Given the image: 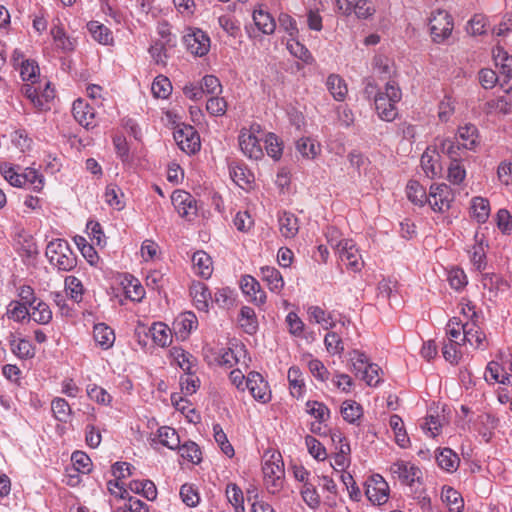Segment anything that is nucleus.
<instances>
[{
  "label": "nucleus",
  "mask_w": 512,
  "mask_h": 512,
  "mask_svg": "<svg viewBox=\"0 0 512 512\" xmlns=\"http://www.w3.org/2000/svg\"><path fill=\"white\" fill-rule=\"evenodd\" d=\"M65 292L74 302H81L84 294L82 282L75 276H67L65 278Z\"/></svg>",
  "instance_id": "nucleus-36"
},
{
  "label": "nucleus",
  "mask_w": 512,
  "mask_h": 512,
  "mask_svg": "<svg viewBox=\"0 0 512 512\" xmlns=\"http://www.w3.org/2000/svg\"><path fill=\"white\" fill-rule=\"evenodd\" d=\"M287 378L289 381L291 395L293 397L300 398L303 395L305 387L300 369L296 366L290 367Z\"/></svg>",
  "instance_id": "nucleus-32"
},
{
  "label": "nucleus",
  "mask_w": 512,
  "mask_h": 512,
  "mask_svg": "<svg viewBox=\"0 0 512 512\" xmlns=\"http://www.w3.org/2000/svg\"><path fill=\"white\" fill-rule=\"evenodd\" d=\"M260 273L261 279L272 292H281L284 287V280L281 273L275 267L264 266L260 269Z\"/></svg>",
  "instance_id": "nucleus-19"
},
{
  "label": "nucleus",
  "mask_w": 512,
  "mask_h": 512,
  "mask_svg": "<svg viewBox=\"0 0 512 512\" xmlns=\"http://www.w3.org/2000/svg\"><path fill=\"white\" fill-rule=\"evenodd\" d=\"M213 432H214V439L216 443L220 446L222 452L228 456L233 457L234 456V448L230 444V442L227 439L226 434L224 433L223 429L219 424H216L213 426Z\"/></svg>",
  "instance_id": "nucleus-53"
},
{
  "label": "nucleus",
  "mask_w": 512,
  "mask_h": 512,
  "mask_svg": "<svg viewBox=\"0 0 512 512\" xmlns=\"http://www.w3.org/2000/svg\"><path fill=\"white\" fill-rule=\"evenodd\" d=\"M230 177L240 188H246L254 181V175L242 164L229 166Z\"/></svg>",
  "instance_id": "nucleus-22"
},
{
  "label": "nucleus",
  "mask_w": 512,
  "mask_h": 512,
  "mask_svg": "<svg viewBox=\"0 0 512 512\" xmlns=\"http://www.w3.org/2000/svg\"><path fill=\"white\" fill-rule=\"evenodd\" d=\"M466 30L471 35H482L487 31V19L484 15L476 14L468 22Z\"/></svg>",
  "instance_id": "nucleus-56"
},
{
  "label": "nucleus",
  "mask_w": 512,
  "mask_h": 512,
  "mask_svg": "<svg viewBox=\"0 0 512 512\" xmlns=\"http://www.w3.org/2000/svg\"><path fill=\"white\" fill-rule=\"evenodd\" d=\"M35 302L36 300L33 299L32 303H30L31 312L29 311V317L39 324L49 323L52 319V312L49 306L42 301H38L36 304Z\"/></svg>",
  "instance_id": "nucleus-30"
},
{
  "label": "nucleus",
  "mask_w": 512,
  "mask_h": 512,
  "mask_svg": "<svg viewBox=\"0 0 512 512\" xmlns=\"http://www.w3.org/2000/svg\"><path fill=\"white\" fill-rule=\"evenodd\" d=\"M226 496L236 512H244L243 492L236 484L230 483L227 485Z\"/></svg>",
  "instance_id": "nucleus-44"
},
{
  "label": "nucleus",
  "mask_w": 512,
  "mask_h": 512,
  "mask_svg": "<svg viewBox=\"0 0 512 512\" xmlns=\"http://www.w3.org/2000/svg\"><path fill=\"white\" fill-rule=\"evenodd\" d=\"M365 494L371 503L380 506L388 501L389 486L381 475L374 474L365 482Z\"/></svg>",
  "instance_id": "nucleus-4"
},
{
  "label": "nucleus",
  "mask_w": 512,
  "mask_h": 512,
  "mask_svg": "<svg viewBox=\"0 0 512 512\" xmlns=\"http://www.w3.org/2000/svg\"><path fill=\"white\" fill-rule=\"evenodd\" d=\"M326 349L331 354H340L344 351L341 337L336 332H329L324 338Z\"/></svg>",
  "instance_id": "nucleus-62"
},
{
  "label": "nucleus",
  "mask_w": 512,
  "mask_h": 512,
  "mask_svg": "<svg viewBox=\"0 0 512 512\" xmlns=\"http://www.w3.org/2000/svg\"><path fill=\"white\" fill-rule=\"evenodd\" d=\"M194 272L202 278H209L212 275V259L204 251H197L192 256Z\"/></svg>",
  "instance_id": "nucleus-16"
},
{
  "label": "nucleus",
  "mask_w": 512,
  "mask_h": 512,
  "mask_svg": "<svg viewBox=\"0 0 512 512\" xmlns=\"http://www.w3.org/2000/svg\"><path fill=\"white\" fill-rule=\"evenodd\" d=\"M241 289L244 294L251 297L255 304L261 305L265 303L266 294L254 277L250 275L244 276L241 281Z\"/></svg>",
  "instance_id": "nucleus-15"
},
{
  "label": "nucleus",
  "mask_w": 512,
  "mask_h": 512,
  "mask_svg": "<svg viewBox=\"0 0 512 512\" xmlns=\"http://www.w3.org/2000/svg\"><path fill=\"white\" fill-rule=\"evenodd\" d=\"M246 387L255 400L261 403L270 401L271 393L268 384L260 373L255 371L250 372L246 379Z\"/></svg>",
  "instance_id": "nucleus-12"
},
{
  "label": "nucleus",
  "mask_w": 512,
  "mask_h": 512,
  "mask_svg": "<svg viewBox=\"0 0 512 512\" xmlns=\"http://www.w3.org/2000/svg\"><path fill=\"white\" fill-rule=\"evenodd\" d=\"M264 480L272 478H284V465L280 455H272L263 465Z\"/></svg>",
  "instance_id": "nucleus-26"
},
{
  "label": "nucleus",
  "mask_w": 512,
  "mask_h": 512,
  "mask_svg": "<svg viewBox=\"0 0 512 512\" xmlns=\"http://www.w3.org/2000/svg\"><path fill=\"white\" fill-rule=\"evenodd\" d=\"M390 471L401 483L408 486L419 482L422 477V472L417 466L402 460L393 463L390 467Z\"/></svg>",
  "instance_id": "nucleus-11"
},
{
  "label": "nucleus",
  "mask_w": 512,
  "mask_h": 512,
  "mask_svg": "<svg viewBox=\"0 0 512 512\" xmlns=\"http://www.w3.org/2000/svg\"><path fill=\"white\" fill-rule=\"evenodd\" d=\"M436 460L438 465L447 472L455 471L460 462L458 455L450 448L440 450L436 455Z\"/></svg>",
  "instance_id": "nucleus-28"
},
{
  "label": "nucleus",
  "mask_w": 512,
  "mask_h": 512,
  "mask_svg": "<svg viewBox=\"0 0 512 512\" xmlns=\"http://www.w3.org/2000/svg\"><path fill=\"white\" fill-rule=\"evenodd\" d=\"M11 351L21 359H28L34 356L32 344L25 339H17L11 334L9 337Z\"/></svg>",
  "instance_id": "nucleus-29"
},
{
  "label": "nucleus",
  "mask_w": 512,
  "mask_h": 512,
  "mask_svg": "<svg viewBox=\"0 0 512 512\" xmlns=\"http://www.w3.org/2000/svg\"><path fill=\"white\" fill-rule=\"evenodd\" d=\"M239 146L243 154L250 159L259 160L263 157L262 147L258 139L248 130L240 132Z\"/></svg>",
  "instance_id": "nucleus-13"
},
{
  "label": "nucleus",
  "mask_w": 512,
  "mask_h": 512,
  "mask_svg": "<svg viewBox=\"0 0 512 512\" xmlns=\"http://www.w3.org/2000/svg\"><path fill=\"white\" fill-rule=\"evenodd\" d=\"M171 201L182 218L191 221L197 216V202L190 193L184 190L174 191Z\"/></svg>",
  "instance_id": "nucleus-7"
},
{
  "label": "nucleus",
  "mask_w": 512,
  "mask_h": 512,
  "mask_svg": "<svg viewBox=\"0 0 512 512\" xmlns=\"http://www.w3.org/2000/svg\"><path fill=\"white\" fill-rule=\"evenodd\" d=\"M430 33L434 42H444L452 33L453 20L445 11H437L430 18Z\"/></svg>",
  "instance_id": "nucleus-5"
},
{
  "label": "nucleus",
  "mask_w": 512,
  "mask_h": 512,
  "mask_svg": "<svg viewBox=\"0 0 512 512\" xmlns=\"http://www.w3.org/2000/svg\"><path fill=\"white\" fill-rule=\"evenodd\" d=\"M0 172L12 186L22 187L23 186V173H19L13 166L8 163L0 165Z\"/></svg>",
  "instance_id": "nucleus-54"
},
{
  "label": "nucleus",
  "mask_w": 512,
  "mask_h": 512,
  "mask_svg": "<svg viewBox=\"0 0 512 512\" xmlns=\"http://www.w3.org/2000/svg\"><path fill=\"white\" fill-rule=\"evenodd\" d=\"M132 491L142 493L148 500H154L157 496L156 486L152 481H134L130 483Z\"/></svg>",
  "instance_id": "nucleus-52"
},
{
  "label": "nucleus",
  "mask_w": 512,
  "mask_h": 512,
  "mask_svg": "<svg viewBox=\"0 0 512 512\" xmlns=\"http://www.w3.org/2000/svg\"><path fill=\"white\" fill-rule=\"evenodd\" d=\"M401 98L398 85L394 81L387 82L384 91H379L374 99L378 116L384 121H393L398 115L397 104Z\"/></svg>",
  "instance_id": "nucleus-1"
},
{
  "label": "nucleus",
  "mask_w": 512,
  "mask_h": 512,
  "mask_svg": "<svg viewBox=\"0 0 512 512\" xmlns=\"http://www.w3.org/2000/svg\"><path fill=\"white\" fill-rule=\"evenodd\" d=\"M240 316L241 326L245 331L249 334L256 332L257 320L255 311L251 307L243 306L240 310Z\"/></svg>",
  "instance_id": "nucleus-51"
},
{
  "label": "nucleus",
  "mask_w": 512,
  "mask_h": 512,
  "mask_svg": "<svg viewBox=\"0 0 512 512\" xmlns=\"http://www.w3.org/2000/svg\"><path fill=\"white\" fill-rule=\"evenodd\" d=\"M46 256L49 262L60 271H71L77 265L76 256L63 239L49 242L46 247Z\"/></svg>",
  "instance_id": "nucleus-2"
},
{
  "label": "nucleus",
  "mask_w": 512,
  "mask_h": 512,
  "mask_svg": "<svg viewBox=\"0 0 512 512\" xmlns=\"http://www.w3.org/2000/svg\"><path fill=\"white\" fill-rule=\"evenodd\" d=\"M463 336L461 341L463 343H469L474 348H481L483 342L486 340V335L479 327L476 326L475 322L466 323L462 326Z\"/></svg>",
  "instance_id": "nucleus-18"
},
{
  "label": "nucleus",
  "mask_w": 512,
  "mask_h": 512,
  "mask_svg": "<svg viewBox=\"0 0 512 512\" xmlns=\"http://www.w3.org/2000/svg\"><path fill=\"white\" fill-rule=\"evenodd\" d=\"M442 499L447 504L450 512H462L464 501L460 493L452 487L443 488Z\"/></svg>",
  "instance_id": "nucleus-34"
},
{
  "label": "nucleus",
  "mask_w": 512,
  "mask_h": 512,
  "mask_svg": "<svg viewBox=\"0 0 512 512\" xmlns=\"http://www.w3.org/2000/svg\"><path fill=\"white\" fill-rule=\"evenodd\" d=\"M265 148L267 154L275 160H278L282 155V144L280 143L278 137L269 133L265 138Z\"/></svg>",
  "instance_id": "nucleus-61"
},
{
  "label": "nucleus",
  "mask_w": 512,
  "mask_h": 512,
  "mask_svg": "<svg viewBox=\"0 0 512 512\" xmlns=\"http://www.w3.org/2000/svg\"><path fill=\"white\" fill-rule=\"evenodd\" d=\"M190 294L193 297L196 308L199 311H208L209 300L211 299V293L208 287L202 283H193L190 288Z\"/></svg>",
  "instance_id": "nucleus-20"
},
{
  "label": "nucleus",
  "mask_w": 512,
  "mask_h": 512,
  "mask_svg": "<svg viewBox=\"0 0 512 512\" xmlns=\"http://www.w3.org/2000/svg\"><path fill=\"white\" fill-rule=\"evenodd\" d=\"M153 341L161 346L165 347L171 343V331L164 323H155L150 329Z\"/></svg>",
  "instance_id": "nucleus-40"
},
{
  "label": "nucleus",
  "mask_w": 512,
  "mask_h": 512,
  "mask_svg": "<svg viewBox=\"0 0 512 512\" xmlns=\"http://www.w3.org/2000/svg\"><path fill=\"white\" fill-rule=\"evenodd\" d=\"M183 41L187 49L196 56H204L210 49V38L200 29H189Z\"/></svg>",
  "instance_id": "nucleus-10"
},
{
  "label": "nucleus",
  "mask_w": 512,
  "mask_h": 512,
  "mask_svg": "<svg viewBox=\"0 0 512 512\" xmlns=\"http://www.w3.org/2000/svg\"><path fill=\"white\" fill-rule=\"evenodd\" d=\"M157 438L159 442L169 449L179 448L180 438L175 429L167 426L160 427L157 430Z\"/></svg>",
  "instance_id": "nucleus-35"
},
{
  "label": "nucleus",
  "mask_w": 512,
  "mask_h": 512,
  "mask_svg": "<svg viewBox=\"0 0 512 512\" xmlns=\"http://www.w3.org/2000/svg\"><path fill=\"white\" fill-rule=\"evenodd\" d=\"M493 58L496 66L499 68V77L501 88L504 89L506 93L512 92V86L506 87L507 82L512 80V56H510L503 48L496 47L493 50Z\"/></svg>",
  "instance_id": "nucleus-9"
},
{
  "label": "nucleus",
  "mask_w": 512,
  "mask_h": 512,
  "mask_svg": "<svg viewBox=\"0 0 512 512\" xmlns=\"http://www.w3.org/2000/svg\"><path fill=\"white\" fill-rule=\"evenodd\" d=\"M326 86L336 101H343L348 93L345 80L337 74H330L328 76Z\"/></svg>",
  "instance_id": "nucleus-23"
},
{
  "label": "nucleus",
  "mask_w": 512,
  "mask_h": 512,
  "mask_svg": "<svg viewBox=\"0 0 512 512\" xmlns=\"http://www.w3.org/2000/svg\"><path fill=\"white\" fill-rule=\"evenodd\" d=\"M123 193L121 192L120 188L115 184H109L106 187L104 198L105 202L115 208L116 210H122L125 206L124 202L122 201Z\"/></svg>",
  "instance_id": "nucleus-43"
},
{
  "label": "nucleus",
  "mask_w": 512,
  "mask_h": 512,
  "mask_svg": "<svg viewBox=\"0 0 512 512\" xmlns=\"http://www.w3.org/2000/svg\"><path fill=\"white\" fill-rule=\"evenodd\" d=\"M54 417L60 422H67L71 415V408L64 398H55L51 403Z\"/></svg>",
  "instance_id": "nucleus-47"
},
{
  "label": "nucleus",
  "mask_w": 512,
  "mask_h": 512,
  "mask_svg": "<svg viewBox=\"0 0 512 512\" xmlns=\"http://www.w3.org/2000/svg\"><path fill=\"white\" fill-rule=\"evenodd\" d=\"M362 413L361 405L355 401H344L341 406L343 419L349 423H355L362 416Z\"/></svg>",
  "instance_id": "nucleus-46"
},
{
  "label": "nucleus",
  "mask_w": 512,
  "mask_h": 512,
  "mask_svg": "<svg viewBox=\"0 0 512 512\" xmlns=\"http://www.w3.org/2000/svg\"><path fill=\"white\" fill-rule=\"evenodd\" d=\"M174 139L179 148L187 154H195L200 150V136L191 125H178L173 133Z\"/></svg>",
  "instance_id": "nucleus-3"
},
{
  "label": "nucleus",
  "mask_w": 512,
  "mask_h": 512,
  "mask_svg": "<svg viewBox=\"0 0 512 512\" xmlns=\"http://www.w3.org/2000/svg\"><path fill=\"white\" fill-rule=\"evenodd\" d=\"M72 112L75 120L82 126L88 128L94 126L95 111L83 99H77L73 103Z\"/></svg>",
  "instance_id": "nucleus-14"
},
{
  "label": "nucleus",
  "mask_w": 512,
  "mask_h": 512,
  "mask_svg": "<svg viewBox=\"0 0 512 512\" xmlns=\"http://www.w3.org/2000/svg\"><path fill=\"white\" fill-rule=\"evenodd\" d=\"M197 318L192 312H185L176 318L174 321V329L177 333H180L182 337H185L193 329L196 328Z\"/></svg>",
  "instance_id": "nucleus-31"
},
{
  "label": "nucleus",
  "mask_w": 512,
  "mask_h": 512,
  "mask_svg": "<svg viewBox=\"0 0 512 512\" xmlns=\"http://www.w3.org/2000/svg\"><path fill=\"white\" fill-rule=\"evenodd\" d=\"M287 49L293 56L300 59L306 64H312V62L314 61V58L310 51L302 43L295 40V37H293L290 41L287 42Z\"/></svg>",
  "instance_id": "nucleus-42"
},
{
  "label": "nucleus",
  "mask_w": 512,
  "mask_h": 512,
  "mask_svg": "<svg viewBox=\"0 0 512 512\" xmlns=\"http://www.w3.org/2000/svg\"><path fill=\"white\" fill-rule=\"evenodd\" d=\"M87 28L91 33L93 39L100 44L109 45L113 42V35L111 30L98 21H90Z\"/></svg>",
  "instance_id": "nucleus-24"
},
{
  "label": "nucleus",
  "mask_w": 512,
  "mask_h": 512,
  "mask_svg": "<svg viewBox=\"0 0 512 512\" xmlns=\"http://www.w3.org/2000/svg\"><path fill=\"white\" fill-rule=\"evenodd\" d=\"M301 496L304 502L311 508L317 509L320 506V496L315 486L310 482H305L301 489Z\"/></svg>",
  "instance_id": "nucleus-49"
},
{
  "label": "nucleus",
  "mask_w": 512,
  "mask_h": 512,
  "mask_svg": "<svg viewBox=\"0 0 512 512\" xmlns=\"http://www.w3.org/2000/svg\"><path fill=\"white\" fill-rule=\"evenodd\" d=\"M298 228V220L293 214L284 212L279 216V229L284 237H294L298 232Z\"/></svg>",
  "instance_id": "nucleus-33"
},
{
  "label": "nucleus",
  "mask_w": 512,
  "mask_h": 512,
  "mask_svg": "<svg viewBox=\"0 0 512 512\" xmlns=\"http://www.w3.org/2000/svg\"><path fill=\"white\" fill-rule=\"evenodd\" d=\"M296 149L303 157L308 159L315 158L318 153L314 141L309 138L299 139L296 143Z\"/></svg>",
  "instance_id": "nucleus-63"
},
{
  "label": "nucleus",
  "mask_w": 512,
  "mask_h": 512,
  "mask_svg": "<svg viewBox=\"0 0 512 512\" xmlns=\"http://www.w3.org/2000/svg\"><path fill=\"white\" fill-rule=\"evenodd\" d=\"M479 82L484 89H492L501 80L494 70L483 68L479 71Z\"/></svg>",
  "instance_id": "nucleus-64"
},
{
  "label": "nucleus",
  "mask_w": 512,
  "mask_h": 512,
  "mask_svg": "<svg viewBox=\"0 0 512 512\" xmlns=\"http://www.w3.org/2000/svg\"><path fill=\"white\" fill-rule=\"evenodd\" d=\"M336 248L339 251L341 261L346 262L349 269L355 272L362 269V257L352 240L343 239L336 243Z\"/></svg>",
  "instance_id": "nucleus-8"
},
{
  "label": "nucleus",
  "mask_w": 512,
  "mask_h": 512,
  "mask_svg": "<svg viewBox=\"0 0 512 512\" xmlns=\"http://www.w3.org/2000/svg\"><path fill=\"white\" fill-rule=\"evenodd\" d=\"M51 35L57 47L63 51L69 52L75 48V40L68 37L62 27L54 25L51 29Z\"/></svg>",
  "instance_id": "nucleus-39"
},
{
  "label": "nucleus",
  "mask_w": 512,
  "mask_h": 512,
  "mask_svg": "<svg viewBox=\"0 0 512 512\" xmlns=\"http://www.w3.org/2000/svg\"><path fill=\"white\" fill-rule=\"evenodd\" d=\"M93 337L102 349H109L115 341L114 331L104 323L94 325Z\"/></svg>",
  "instance_id": "nucleus-21"
},
{
  "label": "nucleus",
  "mask_w": 512,
  "mask_h": 512,
  "mask_svg": "<svg viewBox=\"0 0 512 512\" xmlns=\"http://www.w3.org/2000/svg\"><path fill=\"white\" fill-rule=\"evenodd\" d=\"M306 412L319 422H326L330 418L329 408L319 401H307Z\"/></svg>",
  "instance_id": "nucleus-41"
},
{
  "label": "nucleus",
  "mask_w": 512,
  "mask_h": 512,
  "mask_svg": "<svg viewBox=\"0 0 512 512\" xmlns=\"http://www.w3.org/2000/svg\"><path fill=\"white\" fill-rule=\"evenodd\" d=\"M151 91L156 98H167L172 91L170 80L162 75L157 76L152 83Z\"/></svg>",
  "instance_id": "nucleus-45"
},
{
  "label": "nucleus",
  "mask_w": 512,
  "mask_h": 512,
  "mask_svg": "<svg viewBox=\"0 0 512 512\" xmlns=\"http://www.w3.org/2000/svg\"><path fill=\"white\" fill-rule=\"evenodd\" d=\"M181 457L197 464L201 461V451L199 446L194 442H187L181 447L179 446Z\"/></svg>",
  "instance_id": "nucleus-55"
},
{
  "label": "nucleus",
  "mask_w": 512,
  "mask_h": 512,
  "mask_svg": "<svg viewBox=\"0 0 512 512\" xmlns=\"http://www.w3.org/2000/svg\"><path fill=\"white\" fill-rule=\"evenodd\" d=\"M452 200L453 194L447 184L431 185L427 203H429L433 211L440 213L447 211L450 208Z\"/></svg>",
  "instance_id": "nucleus-6"
},
{
  "label": "nucleus",
  "mask_w": 512,
  "mask_h": 512,
  "mask_svg": "<svg viewBox=\"0 0 512 512\" xmlns=\"http://www.w3.org/2000/svg\"><path fill=\"white\" fill-rule=\"evenodd\" d=\"M305 444L309 454L317 460H324L327 456L325 447L313 436L305 437Z\"/></svg>",
  "instance_id": "nucleus-58"
},
{
  "label": "nucleus",
  "mask_w": 512,
  "mask_h": 512,
  "mask_svg": "<svg viewBox=\"0 0 512 512\" xmlns=\"http://www.w3.org/2000/svg\"><path fill=\"white\" fill-rule=\"evenodd\" d=\"M253 21L257 28L264 34L270 35L276 29V22L274 18L263 9H258L253 12Z\"/></svg>",
  "instance_id": "nucleus-25"
},
{
  "label": "nucleus",
  "mask_w": 512,
  "mask_h": 512,
  "mask_svg": "<svg viewBox=\"0 0 512 512\" xmlns=\"http://www.w3.org/2000/svg\"><path fill=\"white\" fill-rule=\"evenodd\" d=\"M471 210L473 217L479 223H484L488 219L490 213L489 201L482 197H475L472 199Z\"/></svg>",
  "instance_id": "nucleus-38"
},
{
  "label": "nucleus",
  "mask_w": 512,
  "mask_h": 512,
  "mask_svg": "<svg viewBox=\"0 0 512 512\" xmlns=\"http://www.w3.org/2000/svg\"><path fill=\"white\" fill-rule=\"evenodd\" d=\"M455 138L461 142L463 149L473 150L478 144V130L473 124H465L459 127Z\"/></svg>",
  "instance_id": "nucleus-17"
},
{
  "label": "nucleus",
  "mask_w": 512,
  "mask_h": 512,
  "mask_svg": "<svg viewBox=\"0 0 512 512\" xmlns=\"http://www.w3.org/2000/svg\"><path fill=\"white\" fill-rule=\"evenodd\" d=\"M511 110V101L506 97L491 99L485 103V111L491 113L508 114Z\"/></svg>",
  "instance_id": "nucleus-50"
},
{
  "label": "nucleus",
  "mask_w": 512,
  "mask_h": 512,
  "mask_svg": "<svg viewBox=\"0 0 512 512\" xmlns=\"http://www.w3.org/2000/svg\"><path fill=\"white\" fill-rule=\"evenodd\" d=\"M389 425L395 434L396 443L400 447L406 448L410 440L403 428V420L401 417L396 414L392 415L389 420Z\"/></svg>",
  "instance_id": "nucleus-37"
},
{
  "label": "nucleus",
  "mask_w": 512,
  "mask_h": 512,
  "mask_svg": "<svg viewBox=\"0 0 512 512\" xmlns=\"http://www.w3.org/2000/svg\"><path fill=\"white\" fill-rule=\"evenodd\" d=\"M172 356L183 371L191 373V369L193 367V356L190 353L181 348H174Z\"/></svg>",
  "instance_id": "nucleus-59"
},
{
  "label": "nucleus",
  "mask_w": 512,
  "mask_h": 512,
  "mask_svg": "<svg viewBox=\"0 0 512 512\" xmlns=\"http://www.w3.org/2000/svg\"><path fill=\"white\" fill-rule=\"evenodd\" d=\"M29 183L33 190L39 192L44 185V179L41 174L34 168H26L23 173V186Z\"/></svg>",
  "instance_id": "nucleus-60"
},
{
  "label": "nucleus",
  "mask_w": 512,
  "mask_h": 512,
  "mask_svg": "<svg viewBox=\"0 0 512 512\" xmlns=\"http://www.w3.org/2000/svg\"><path fill=\"white\" fill-rule=\"evenodd\" d=\"M406 195L413 204L420 207L424 206L428 200L425 188L415 180H410L407 183Z\"/></svg>",
  "instance_id": "nucleus-27"
},
{
  "label": "nucleus",
  "mask_w": 512,
  "mask_h": 512,
  "mask_svg": "<svg viewBox=\"0 0 512 512\" xmlns=\"http://www.w3.org/2000/svg\"><path fill=\"white\" fill-rule=\"evenodd\" d=\"M441 153L449 156L452 161H458L460 157V150L463 149L461 142L455 139H444L439 145Z\"/></svg>",
  "instance_id": "nucleus-48"
},
{
  "label": "nucleus",
  "mask_w": 512,
  "mask_h": 512,
  "mask_svg": "<svg viewBox=\"0 0 512 512\" xmlns=\"http://www.w3.org/2000/svg\"><path fill=\"white\" fill-rule=\"evenodd\" d=\"M455 112V100L446 95L439 103L438 117L440 121L447 122Z\"/></svg>",
  "instance_id": "nucleus-57"
}]
</instances>
